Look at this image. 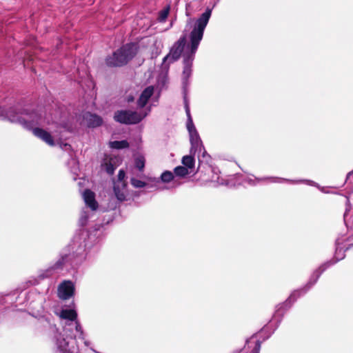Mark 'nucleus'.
<instances>
[{"instance_id": "10", "label": "nucleus", "mask_w": 353, "mask_h": 353, "mask_svg": "<svg viewBox=\"0 0 353 353\" xmlns=\"http://www.w3.org/2000/svg\"><path fill=\"white\" fill-rule=\"evenodd\" d=\"M74 285L71 281H64L58 286V296L63 300L69 299L74 293Z\"/></svg>"}, {"instance_id": "40", "label": "nucleus", "mask_w": 353, "mask_h": 353, "mask_svg": "<svg viewBox=\"0 0 353 353\" xmlns=\"http://www.w3.org/2000/svg\"><path fill=\"white\" fill-rule=\"evenodd\" d=\"M77 169H75V170H74V173H75V174L77 173Z\"/></svg>"}, {"instance_id": "9", "label": "nucleus", "mask_w": 353, "mask_h": 353, "mask_svg": "<svg viewBox=\"0 0 353 353\" xmlns=\"http://www.w3.org/2000/svg\"><path fill=\"white\" fill-rule=\"evenodd\" d=\"M82 195L86 208H83L81 211L79 223L81 225L83 226L92 216L94 212L98 208V203L95 200L94 193L91 190H85Z\"/></svg>"}, {"instance_id": "17", "label": "nucleus", "mask_w": 353, "mask_h": 353, "mask_svg": "<svg viewBox=\"0 0 353 353\" xmlns=\"http://www.w3.org/2000/svg\"><path fill=\"white\" fill-rule=\"evenodd\" d=\"M185 112H186V114L188 117L187 128H188V132L190 133V132H195V131H196V130L193 123V121H192V119L191 117V114H190V108H189V105H188V102L185 99Z\"/></svg>"}, {"instance_id": "13", "label": "nucleus", "mask_w": 353, "mask_h": 353, "mask_svg": "<svg viewBox=\"0 0 353 353\" xmlns=\"http://www.w3.org/2000/svg\"><path fill=\"white\" fill-rule=\"evenodd\" d=\"M83 120L85 124L89 128H96L100 126L103 120L101 117L91 112H85L83 115Z\"/></svg>"}, {"instance_id": "29", "label": "nucleus", "mask_w": 353, "mask_h": 353, "mask_svg": "<svg viewBox=\"0 0 353 353\" xmlns=\"http://www.w3.org/2000/svg\"><path fill=\"white\" fill-rule=\"evenodd\" d=\"M148 181L151 183L150 187H156L159 183L160 180L155 177H147Z\"/></svg>"}, {"instance_id": "37", "label": "nucleus", "mask_w": 353, "mask_h": 353, "mask_svg": "<svg viewBox=\"0 0 353 353\" xmlns=\"http://www.w3.org/2000/svg\"><path fill=\"white\" fill-rule=\"evenodd\" d=\"M347 211H348L347 210H345V212L344 214V219H345V217H346V216L347 214Z\"/></svg>"}, {"instance_id": "19", "label": "nucleus", "mask_w": 353, "mask_h": 353, "mask_svg": "<svg viewBox=\"0 0 353 353\" xmlns=\"http://www.w3.org/2000/svg\"><path fill=\"white\" fill-rule=\"evenodd\" d=\"M203 145L202 141L194 142L191 143L190 153L195 155L197 154L198 159L200 161V153L203 150Z\"/></svg>"}, {"instance_id": "38", "label": "nucleus", "mask_w": 353, "mask_h": 353, "mask_svg": "<svg viewBox=\"0 0 353 353\" xmlns=\"http://www.w3.org/2000/svg\"><path fill=\"white\" fill-rule=\"evenodd\" d=\"M84 343H85V345L86 346H88V345H89V342H88V341H86L84 342Z\"/></svg>"}, {"instance_id": "16", "label": "nucleus", "mask_w": 353, "mask_h": 353, "mask_svg": "<svg viewBox=\"0 0 353 353\" xmlns=\"http://www.w3.org/2000/svg\"><path fill=\"white\" fill-rule=\"evenodd\" d=\"M211 172L212 173V175L211 176L210 181L212 183L213 186L217 187L219 185H228V183L227 182V181L222 179L220 176V175H219L220 172L218 169L212 168Z\"/></svg>"}, {"instance_id": "8", "label": "nucleus", "mask_w": 353, "mask_h": 353, "mask_svg": "<svg viewBox=\"0 0 353 353\" xmlns=\"http://www.w3.org/2000/svg\"><path fill=\"white\" fill-rule=\"evenodd\" d=\"M74 252L72 254L62 252L60 254V257L52 265L41 272L39 276V278L45 279L54 276L68 265L73 266L74 262L72 259L74 258Z\"/></svg>"}, {"instance_id": "2", "label": "nucleus", "mask_w": 353, "mask_h": 353, "mask_svg": "<svg viewBox=\"0 0 353 353\" xmlns=\"http://www.w3.org/2000/svg\"><path fill=\"white\" fill-rule=\"evenodd\" d=\"M57 314L63 321V327L50 325V339L54 353H73L74 338L84 339V332L74 309H63Z\"/></svg>"}, {"instance_id": "11", "label": "nucleus", "mask_w": 353, "mask_h": 353, "mask_svg": "<svg viewBox=\"0 0 353 353\" xmlns=\"http://www.w3.org/2000/svg\"><path fill=\"white\" fill-rule=\"evenodd\" d=\"M266 182V183H283L288 182V179L285 178L276 177V176H267L263 178H256L254 176H248L244 179V183H248L250 185H256L258 183Z\"/></svg>"}, {"instance_id": "42", "label": "nucleus", "mask_w": 353, "mask_h": 353, "mask_svg": "<svg viewBox=\"0 0 353 353\" xmlns=\"http://www.w3.org/2000/svg\"><path fill=\"white\" fill-rule=\"evenodd\" d=\"M97 353H99V352H97Z\"/></svg>"}, {"instance_id": "4", "label": "nucleus", "mask_w": 353, "mask_h": 353, "mask_svg": "<svg viewBox=\"0 0 353 353\" xmlns=\"http://www.w3.org/2000/svg\"><path fill=\"white\" fill-rule=\"evenodd\" d=\"M345 257V252L343 250L342 248H339V247L336 248L334 258L336 259L335 261H330L325 263L321 266L319 268V269L316 270L312 275L311 276L309 281L305 285V286L300 290H297L294 291L288 299L286 301V303H284V305H291L293 302H294L298 297H299L301 295L304 294L306 293L309 289L313 286L316 281H318L319 278L320 277L321 274L330 265L336 263L337 261L343 259Z\"/></svg>"}, {"instance_id": "24", "label": "nucleus", "mask_w": 353, "mask_h": 353, "mask_svg": "<svg viewBox=\"0 0 353 353\" xmlns=\"http://www.w3.org/2000/svg\"><path fill=\"white\" fill-rule=\"evenodd\" d=\"M132 185L135 188H142L148 186V183L136 178H132L130 180Z\"/></svg>"}, {"instance_id": "33", "label": "nucleus", "mask_w": 353, "mask_h": 353, "mask_svg": "<svg viewBox=\"0 0 353 353\" xmlns=\"http://www.w3.org/2000/svg\"><path fill=\"white\" fill-rule=\"evenodd\" d=\"M62 127H63L64 129H65L66 130H68V131H72V130H73V128H72V127H70V126H68V125H63Z\"/></svg>"}, {"instance_id": "36", "label": "nucleus", "mask_w": 353, "mask_h": 353, "mask_svg": "<svg viewBox=\"0 0 353 353\" xmlns=\"http://www.w3.org/2000/svg\"><path fill=\"white\" fill-rule=\"evenodd\" d=\"M253 339H254V336L251 337L249 340L247 341V343H252Z\"/></svg>"}, {"instance_id": "21", "label": "nucleus", "mask_w": 353, "mask_h": 353, "mask_svg": "<svg viewBox=\"0 0 353 353\" xmlns=\"http://www.w3.org/2000/svg\"><path fill=\"white\" fill-rule=\"evenodd\" d=\"M182 163L188 169H192L194 166V159L192 155L184 156L182 159Z\"/></svg>"}, {"instance_id": "14", "label": "nucleus", "mask_w": 353, "mask_h": 353, "mask_svg": "<svg viewBox=\"0 0 353 353\" xmlns=\"http://www.w3.org/2000/svg\"><path fill=\"white\" fill-rule=\"evenodd\" d=\"M154 93V87L150 85L147 87L144 90L141 92L138 101H137V106L139 110H144L143 108L150 98L152 96Z\"/></svg>"}, {"instance_id": "20", "label": "nucleus", "mask_w": 353, "mask_h": 353, "mask_svg": "<svg viewBox=\"0 0 353 353\" xmlns=\"http://www.w3.org/2000/svg\"><path fill=\"white\" fill-rule=\"evenodd\" d=\"M109 145L113 149H124L129 147V143L126 140L114 141L109 143Z\"/></svg>"}, {"instance_id": "23", "label": "nucleus", "mask_w": 353, "mask_h": 353, "mask_svg": "<svg viewBox=\"0 0 353 353\" xmlns=\"http://www.w3.org/2000/svg\"><path fill=\"white\" fill-rule=\"evenodd\" d=\"M174 173L176 176L183 177L188 175L190 172L185 166H177L174 168Z\"/></svg>"}, {"instance_id": "27", "label": "nucleus", "mask_w": 353, "mask_h": 353, "mask_svg": "<svg viewBox=\"0 0 353 353\" xmlns=\"http://www.w3.org/2000/svg\"><path fill=\"white\" fill-rule=\"evenodd\" d=\"M189 134L190 143L201 141L197 131L190 132Z\"/></svg>"}, {"instance_id": "39", "label": "nucleus", "mask_w": 353, "mask_h": 353, "mask_svg": "<svg viewBox=\"0 0 353 353\" xmlns=\"http://www.w3.org/2000/svg\"><path fill=\"white\" fill-rule=\"evenodd\" d=\"M70 147V145H68V144H65V147Z\"/></svg>"}, {"instance_id": "7", "label": "nucleus", "mask_w": 353, "mask_h": 353, "mask_svg": "<svg viewBox=\"0 0 353 353\" xmlns=\"http://www.w3.org/2000/svg\"><path fill=\"white\" fill-rule=\"evenodd\" d=\"M150 107H146L144 110H120L114 114V119L121 123L136 124L142 121L150 112Z\"/></svg>"}, {"instance_id": "26", "label": "nucleus", "mask_w": 353, "mask_h": 353, "mask_svg": "<svg viewBox=\"0 0 353 353\" xmlns=\"http://www.w3.org/2000/svg\"><path fill=\"white\" fill-rule=\"evenodd\" d=\"M168 14H169V8H166L162 10L159 14V17H158L159 21L161 22L164 21L167 19Z\"/></svg>"}, {"instance_id": "1", "label": "nucleus", "mask_w": 353, "mask_h": 353, "mask_svg": "<svg viewBox=\"0 0 353 353\" xmlns=\"http://www.w3.org/2000/svg\"><path fill=\"white\" fill-rule=\"evenodd\" d=\"M0 119L21 125L32 131L33 134L50 146L54 145V141L49 132L43 127L54 123L41 109H20L17 106L4 108L0 106Z\"/></svg>"}, {"instance_id": "30", "label": "nucleus", "mask_w": 353, "mask_h": 353, "mask_svg": "<svg viewBox=\"0 0 353 353\" xmlns=\"http://www.w3.org/2000/svg\"><path fill=\"white\" fill-rule=\"evenodd\" d=\"M125 177V173L123 170H120L118 174V179L116 181L126 182L124 179Z\"/></svg>"}, {"instance_id": "22", "label": "nucleus", "mask_w": 353, "mask_h": 353, "mask_svg": "<svg viewBox=\"0 0 353 353\" xmlns=\"http://www.w3.org/2000/svg\"><path fill=\"white\" fill-rule=\"evenodd\" d=\"M160 180L163 183H169L172 181H174V176L172 172L164 171L160 176Z\"/></svg>"}, {"instance_id": "32", "label": "nucleus", "mask_w": 353, "mask_h": 353, "mask_svg": "<svg viewBox=\"0 0 353 353\" xmlns=\"http://www.w3.org/2000/svg\"><path fill=\"white\" fill-rule=\"evenodd\" d=\"M84 247H85V245L79 246L77 250L76 251L77 254H81V252L84 251Z\"/></svg>"}, {"instance_id": "41", "label": "nucleus", "mask_w": 353, "mask_h": 353, "mask_svg": "<svg viewBox=\"0 0 353 353\" xmlns=\"http://www.w3.org/2000/svg\"><path fill=\"white\" fill-rule=\"evenodd\" d=\"M72 249H74V244L72 245Z\"/></svg>"}, {"instance_id": "5", "label": "nucleus", "mask_w": 353, "mask_h": 353, "mask_svg": "<svg viewBox=\"0 0 353 353\" xmlns=\"http://www.w3.org/2000/svg\"><path fill=\"white\" fill-rule=\"evenodd\" d=\"M137 52L136 43L123 45L111 56L106 58V64L110 67H120L125 65Z\"/></svg>"}, {"instance_id": "25", "label": "nucleus", "mask_w": 353, "mask_h": 353, "mask_svg": "<svg viewBox=\"0 0 353 353\" xmlns=\"http://www.w3.org/2000/svg\"><path fill=\"white\" fill-rule=\"evenodd\" d=\"M135 165L136 168L141 171L143 170L144 166H145V160L144 158L142 157H139L135 159Z\"/></svg>"}, {"instance_id": "6", "label": "nucleus", "mask_w": 353, "mask_h": 353, "mask_svg": "<svg viewBox=\"0 0 353 353\" xmlns=\"http://www.w3.org/2000/svg\"><path fill=\"white\" fill-rule=\"evenodd\" d=\"M192 19H189L188 21L183 35L174 44V46L170 50V53L163 58V65H165L167 61H168V63H170L172 62L176 61L180 57L182 52H184L187 49L188 46L190 45V34H188L187 32L190 29H193L194 26H192ZM192 30H191V31Z\"/></svg>"}, {"instance_id": "15", "label": "nucleus", "mask_w": 353, "mask_h": 353, "mask_svg": "<svg viewBox=\"0 0 353 353\" xmlns=\"http://www.w3.org/2000/svg\"><path fill=\"white\" fill-rule=\"evenodd\" d=\"M120 162L121 159L119 157H107L105 159L103 165L105 167V170L108 174H112L117 167L120 164Z\"/></svg>"}, {"instance_id": "34", "label": "nucleus", "mask_w": 353, "mask_h": 353, "mask_svg": "<svg viewBox=\"0 0 353 353\" xmlns=\"http://www.w3.org/2000/svg\"><path fill=\"white\" fill-rule=\"evenodd\" d=\"M352 174H353V170L347 173V176H346V181H347L349 178H350V176H351Z\"/></svg>"}, {"instance_id": "12", "label": "nucleus", "mask_w": 353, "mask_h": 353, "mask_svg": "<svg viewBox=\"0 0 353 353\" xmlns=\"http://www.w3.org/2000/svg\"><path fill=\"white\" fill-rule=\"evenodd\" d=\"M113 190L115 196L119 201L126 200V196L128 195L126 182L114 181Z\"/></svg>"}, {"instance_id": "18", "label": "nucleus", "mask_w": 353, "mask_h": 353, "mask_svg": "<svg viewBox=\"0 0 353 353\" xmlns=\"http://www.w3.org/2000/svg\"><path fill=\"white\" fill-rule=\"evenodd\" d=\"M288 183H290L291 184H299V183H306V184H307L309 185L317 187L321 192H325V190H324V188L320 187L318 183H316V182H314L313 181H311V180H307V179H299V180L288 179Z\"/></svg>"}, {"instance_id": "35", "label": "nucleus", "mask_w": 353, "mask_h": 353, "mask_svg": "<svg viewBox=\"0 0 353 353\" xmlns=\"http://www.w3.org/2000/svg\"><path fill=\"white\" fill-rule=\"evenodd\" d=\"M281 307L280 308H279V309L276 310V314L274 315V318H276V316L277 314H278V315L279 314V313H280V309H281Z\"/></svg>"}, {"instance_id": "28", "label": "nucleus", "mask_w": 353, "mask_h": 353, "mask_svg": "<svg viewBox=\"0 0 353 353\" xmlns=\"http://www.w3.org/2000/svg\"><path fill=\"white\" fill-rule=\"evenodd\" d=\"M210 159V156L208 154L207 152L205 151V148H203V150H202V152L200 153V162L201 161H206L208 162Z\"/></svg>"}, {"instance_id": "31", "label": "nucleus", "mask_w": 353, "mask_h": 353, "mask_svg": "<svg viewBox=\"0 0 353 353\" xmlns=\"http://www.w3.org/2000/svg\"><path fill=\"white\" fill-rule=\"evenodd\" d=\"M261 349V342L257 340L255 341V346L253 348L252 353H259Z\"/></svg>"}, {"instance_id": "3", "label": "nucleus", "mask_w": 353, "mask_h": 353, "mask_svg": "<svg viewBox=\"0 0 353 353\" xmlns=\"http://www.w3.org/2000/svg\"><path fill=\"white\" fill-rule=\"evenodd\" d=\"M212 14V10L208 8L196 19L194 23V28L190 32V45L183 53V71L182 74V83L184 90L188 85V78L192 74V64L194 58L195 53L198 49L199 43L203 39V32L207 26Z\"/></svg>"}]
</instances>
